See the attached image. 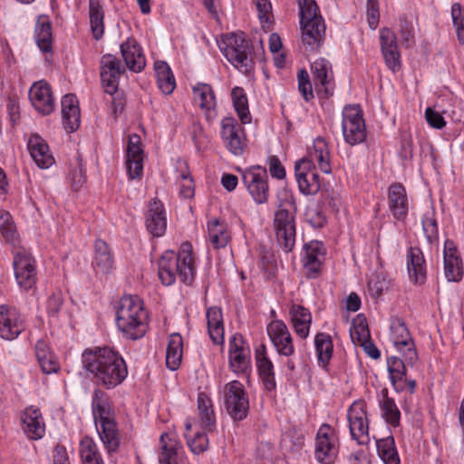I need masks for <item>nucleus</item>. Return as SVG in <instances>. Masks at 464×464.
Wrapping results in <instances>:
<instances>
[{
	"mask_svg": "<svg viewBox=\"0 0 464 464\" xmlns=\"http://www.w3.org/2000/svg\"><path fill=\"white\" fill-rule=\"evenodd\" d=\"M82 362L95 382L107 389L118 386L128 375L123 358L109 347L85 350Z\"/></svg>",
	"mask_w": 464,
	"mask_h": 464,
	"instance_id": "nucleus-1",
	"label": "nucleus"
},
{
	"mask_svg": "<svg viewBox=\"0 0 464 464\" xmlns=\"http://www.w3.org/2000/svg\"><path fill=\"white\" fill-rule=\"evenodd\" d=\"M314 161L320 169L326 174L332 170L330 166V153L326 141L318 137L314 140L313 150L306 158L295 163V179L301 193L304 195H315L321 189L319 175L315 170Z\"/></svg>",
	"mask_w": 464,
	"mask_h": 464,
	"instance_id": "nucleus-2",
	"label": "nucleus"
},
{
	"mask_svg": "<svg viewBox=\"0 0 464 464\" xmlns=\"http://www.w3.org/2000/svg\"><path fill=\"white\" fill-rule=\"evenodd\" d=\"M196 275L193 249L189 242L181 244L178 255L165 251L158 263V276L164 285H171L177 277L190 285Z\"/></svg>",
	"mask_w": 464,
	"mask_h": 464,
	"instance_id": "nucleus-3",
	"label": "nucleus"
},
{
	"mask_svg": "<svg viewBox=\"0 0 464 464\" xmlns=\"http://www.w3.org/2000/svg\"><path fill=\"white\" fill-rule=\"evenodd\" d=\"M105 392L95 389L92 395V413L96 428L102 442L109 456L119 450L121 436L118 425L112 417L109 404L105 399Z\"/></svg>",
	"mask_w": 464,
	"mask_h": 464,
	"instance_id": "nucleus-4",
	"label": "nucleus"
},
{
	"mask_svg": "<svg viewBox=\"0 0 464 464\" xmlns=\"http://www.w3.org/2000/svg\"><path fill=\"white\" fill-rule=\"evenodd\" d=\"M147 314L137 295H124L120 299L116 310V324L119 330L129 339L137 340L147 331Z\"/></svg>",
	"mask_w": 464,
	"mask_h": 464,
	"instance_id": "nucleus-5",
	"label": "nucleus"
},
{
	"mask_svg": "<svg viewBox=\"0 0 464 464\" xmlns=\"http://www.w3.org/2000/svg\"><path fill=\"white\" fill-rule=\"evenodd\" d=\"M301 39L305 53H314L325 39V23L314 0H298Z\"/></svg>",
	"mask_w": 464,
	"mask_h": 464,
	"instance_id": "nucleus-6",
	"label": "nucleus"
},
{
	"mask_svg": "<svg viewBox=\"0 0 464 464\" xmlns=\"http://www.w3.org/2000/svg\"><path fill=\"white\" fill-rule=\"evenodd\" d=\"M278 209L274 216V230L279 246L286 253L292 251L295 244V213L287 206L295 209V198L291 193L284 189L277 195Z\"/></svg>",
	"mask_w": 464,
	"mask_h": 464,
	"instance_id": "nucleus-7",
	"label": "nucleus"
},
{
	"mask_svg": "<svg viewBox=\"0 0 464 464\" xmlns=\"http://www.w3.org/2000/svg\"><path fill=\"white\" fill-rule=\"evenodd\" d=\"M219 49L237 69L244 72L252 69V46L243 33L226 34L219 44Z\"/></svg>",
	"mask_w": 464,
	"mask_h": 464,
	"instance_id": "nucleus-8",
	"label": "nucleus"
},
{
	"mask_svg": "<svg viewBox=\"0 0 464 464\" xmlns=\"http://www.w3.org/2000/svg\"><path fill=\"white\" fill-rule=\"evenodd\" d=\"M225 408L227 414L235 421L243 420L247 417L249 400L243 384L233 381L224 388Z\"/></svg>",
	"mask_w": 464,
	"mask_h": 464,
	"instance_id": "nucleus-9",
	"label": "nucleus"
},
{
	"mask_svg": "<svg viewBox=\"0 0 464 464\" xmlns=\"http://www.w3.org/2000/svg\"><path fill=\"white\" fill-rule=\"evenodd\" d=\"M342 128L344 140L350 145H356L365 140L366 127L359 105H348L343 108Z\"/></svg>",
	"mask_w": 464,
	"mask_h": 464,
	"instance_id": "nucleus-10",
	"label": "nucleus"
},
{
	"mask_svg": "<svg viewBox=\"0 0 464 464\" xmlns=\"http://www.w3.org/2000/svg\"><path fill=\"white\" fill-rule=\"evenodd\" d=\"M13 266L17 284L24 290H29L36 283V266L34 257L24 247L14 246Z\"/></svg>",
	"mask_w": 464,
	"mask_h": 464,
	"instance_id": "nucleus-11",
	"label": "nucleus"
},
{
	"mask_svg": "<svg viewBox=\"0 0 464 464\" xmlns=\"http://www.w3.org/2000/svg\"><path fill=\"white\" fill-rule=\"evenodd\" d=\"M268 176L266 169L254 166L243 174V183L256 204H264L269 197Z\"/></svg>",
	"mask_w": 464,
	"mask_h": 464,
	"instance_id": "nucleus-12",
	"label": "nucleus"
},
{
	"mask_svg": "<svg viewBox=\"0 0 464 464\" xmlns=\"http://www.w3.org/2000/svg\"><path fill=\"white\" fill-rule=\"evenodd\" d=\"M221 138L225 147L233 155L239 156L246 146L244 130L233 117H225L221 121Z\"/></svg>",
	"mask_w": 464,
	"mask_h": 464,
	"instance_id": "nucleus-13",
	"label": "nucleus"
},
{
	"mask_svg": "<svg viewBox=\"0 0 464 464\" xmlns=\"http://www.w3.org/2000/svg\"><path fill=\"white\" fill-rule=\"evenodd\" d=\"M101 80L104 90L113 94L118 90L119 79L125 72V67L114 55L107 53L101 58Z\"/></svg>",
	"mask_w": 464,
	"mask_h": 464,
	"instance_id": "nucleus-14",
	"label": "nucleus"
},
{
	"mask_svg": "<svg viewBox=\"0 0 464 464\" xmlns=\"http://www.w3.org/2000/svg\"><path fill=\"white\" fill-rule=\"evenodd\" d=\"M347 419L352 438L359 444L368 443L369 426L363 405L358 402L353 403L348 410Z\"/></svg>",
	"mask_w": 464,
	"mask_h": 464,
	"instance_id": "nucleus-15",
	"label": "nucleus"
},
{
	"mask_svg": "<svg viewBox=\"0 0 464 464\" xmlns=\"http://www.w3.org/2000/svg\"><path fill=\"white\" fill-rule=\"evenodd\" d=\"M267 334L280 355L294 354L293 339L286 324L282 320H274L266 327Z\"/></svg>",
	"mask_w": 464,
	"mask_h": 464,
	"instance_id": "nucleus-16",
	"label": "nucleus"
},
{
	"mask_svg": "<svg viewBox=\"0 0 464 464\" xmlns=\"http://www.w3.org/2000/svg\"><path fill=\"white\" fill-rule=\"evenodd\" d=\"M25 329L24 319L15 309L0 305V336L5 340L15 339Z\"/></svg>",
	"mask_w": 464,
	"mask_h": 464,
	"instance_id": "nucleus-17",
	"label": "nucleus"
},
{
	"mask_svg": "<svg viewBox=\"0 0 464 464\" xmlns=\"http://www.w3.org/2000/svg\"><path fill=\"white\" fill-rule=\"evenodd\" d=\"M311 69L314 82L318 91H324L325 97L333 95L334 83L330 62L324 58H320L312 63Z\"/></svg>",
	"mask_w": 464,
	"mask_h": 464,
	"instance_id": "nucleus-18",
	"label": "nucleus"
},
{
	"mask_svg": "<svg viewBox=\"0 0 464 464\" xmlns=\"http://www.w3.org/2000/svg\"><path fill=\"white\" fill-rule=\"evenodd\" d=\"M380 44L387 67L392 72L398 71L401 68V55L395 34L386 27L381 29Z\"/></svg>",
	"mask_w": 464,
	"mask_h": 464,
	"instance_id": "nucleus-19",
	"label": "nucleus"
},
{
	"mask_svg": "<svg viewBox=\"0 0 464 464\" xmlns=\"http://www.w3.org/2000/svg\"><path fill=\"white\" fill-rule=\"evenodd\" d=\"M33 106L42 114L47 115L54 110V100L51 86L44 81L33 84L29 92Z\"/></svg>",
	"mask_w": 464,
	"mask_h": 464,
	"instance_id": "nucleus-20",
	"label": "nucleus"
},
{
	"mask_svg": "<svg viewBox=\"0 0 464 464\" xmlns=\"http://www.w3.org/2000/svg\"><path fill=\"white\" fill-rule=\"evenodd\" d=\"M229 363L235 372H245L250 363V350L245 346L243 338L233 336L229 341Z\"/></svg>",
	"mask_w": 464,
	"mask_h": 464,
	"instance_id": "nucleus-21",
	"label": "nucleus"
},
{
	"mask_svg": "<svg viewBox=\"0 0 464 464\" xmlns=\"http://www.w3.org/2000/svg\"><path fill=\"white\" fill-rule=\"evenodd\" d=\"M332 429L328 424H323L317 432L315 441V459L324 464H329L336 454L333 440L330 438Z\"/></svg>",
	"mask_w": 464,
	"mask_h": 464,
	"instance_id": "nucleus-22",
	"label": "nucleus"
},
{
	"mask_svg": "<svg viewBox=\"0 0 464 464\" xmlns=\"http://www.w3.org/2000/svg\"><path fill=\"white\" fill-rule=\"evenodd\" d=\"M126 165L130 179L140 178L143 169V150L140 147V138L132 135L129 138Z\"/></svg>",
	"mask_w": 464,
	"mask_h": 464,
	"instance_id": "nucleus-23",
	"label": "nucleus"
},
{
	"mask_svg": "<svg viewBox=\"0 0 464 464\" xmlns=\"http://www.w3.org/2000/svg\"><path fill=\"white\" fill-rule=\"evenodd\" d=\"M121 53L126 67L134 72H141L146 65V59L141 47L133 38H128L121 44Z\"/></svg>",
	"mask_w": 464,
	"mask_h": 464,
	"instance_id": "nucleus-24",
	"label": "nucleus"
},
{
	"mask_svg": "<svg viewBox=\"0 0 464 464\" xmlns=\"http://www.w3.org/2000/svg\"><path fill=\"white\" fill-rule=\"evenodd\" d=\"M304 266L306 270L307 277L315 278L319 275L325 255L324 245L320 241H311L304 245Z\"/></svg>",
	"mask_w": 464,
	"mask_h": 464,
	"instance_id": "nucleus-25",
	"label": "nucleus"
},
{
	"mask_svg": "<svg viewBox=\"0 0 464 464\" xmlns=\"http://www.w3.org/2000/svg\"><path fill=\"white\" fill-rule=\"evenodd\" d=\"M389 209L394 218L402 220L408 213V198L405 188L401 183H392L388 188Z\"/></svg>",
	"mask_w": 464,
	"mask_h": 464,
	"instance_id": "nucleus-26",
	"label": "nucleus"
},
{
	"mask_svg": "<svg viewBox=\"0 0 464 464\" xmlns=\"http://www.w3.org/2000/svg\"><path fill=\"white\" fill-rule=\"evenodd\" d=\"M27 147L31 157L39 168L48 169L54 163V159L49 150L48 144L38 134L31 135Z\"/></svg>",
	"mask_w": 464,
	"mask_h": 464,
	"instance_id": "nucleus-27",
	"label": "nucleus"
},
{
	"mask_svg": "<svg viewBox=\"0 0 464 464\" xmlns=\"http://www.w3.org/2000/svg\"><path fill=\"white\" fill-rule=\"evenodd\" d=\"M22 422L23 430L29 439L38 440L44 436L45 425L38 409L26 408L22 415Z\"/></svg>",
	"mask_w": 464,
	"mask_h": 464,
	"instance_id": "nucleus-28",
	"label": "nucleus"
},
{
	"mask_svg": "<svg viewBox=\"0 0 464 464\" xmlns=\"http://www.w3.org/2000/svg\"><path fill=\"white\" fill-rule=\"evenodd\" d=\"M146 227L154 237L162 236L166 230L167 220L164 208L162 203L157 199L150 202L146 217Z\"/></svg>",
	"mask_w": 464,
	"mask_h": 464,
	"instance_id": "nucleus-29",
	"label": "nucleus"
},
{
	"mask_svg": "<svg viewBox=\"0 0 464 464\" xmlns=\"http://www.w3.org/2000/svg\"><path fill=\"white\" fill-rule=\"evenodd\" d=\"M62 118L64 128L70 131H75L80 126L79 102L74 94L69 93L62 99Z\"/></svg>",
	"mask_w": 464,
	"mask_h": 464,
	"instance_id": "nucleus-30",
	"label": "nucleus"
},
{
	"mask_svg": "<svg viewBox=\"0 0 464 464\" xmlns=\"http://www.w3.org/2000/svg\"><path fill=\"white\" fill-rule=\"evenodd\" d=\"M407 268L410 279L418 285L426 281L425 259L419 247H410L407 251Z\"/></svg>",
	"mask_w": 464,
	"mask_h": 464,
	"instance_id": "nucleus-31",
	"label": "nucleus"
},
{
	"mask_svg": "<svg viewBox=\"0 0 464 464\" xmlns=\"http://www.w3.org/2000/svg\"><path fill=\"white\" fill-rule=\"evenodd\" d=\"M160 444V464H182L181 458L179 455V450L181 449V445L173 435L168 433L161 434Z\"/></svg>",
	"mask_w": 464,
	"mask_h": 464,
	"instance_id": "nucleus-32",
	"label": "nucleus"
},
{
	"mask_svg": "<svg viewBox=\"0 0 464 464\" xmlns=\"http://www.w3.org/2000/svg\"><path fill=\"white\" fill-rule=\"evenodd\" d=\"M256 361L258 373L266 390L272 391L276 388V380L273 362L266 353V346L263 344L256 352Z\"/></svg>",
	"mask_w": 464,
	"mask_h": 464,
	"instance_id": "nucleus-33",
	"label": "nucleus"
},
{
	"mask_svg": "<svg viewBox=\"0 0 464 464\" xmlns=\"http://www.w3.org/2000/svg\"><path fill=\"white\" fill-rule=\"evenodd\" d=\"M197 403L200 427L206 431H213L216 426V415L211 399L205 392H199Z\"/></svg>",
	"mask_w": 464,
	"mask_h": 464,
	"instance_id": "nucleus-34",
	"label": "nucleus"
},
{
	"mask_svg": "<svg viewBox=\"0 0 464 464\" xmlns=\"http://www.w3.org/2000/svg\"><path fill=\"white\" fill-rule=\"evenodd\" d=\"M291 322L295 334L302 339L309 335L312 315L308 309L293 304L290 309Z\"/></svg>",
	"mask_w": 464,
	"mask_h": 464,
	"instance_id": "nucleus-35",
	"label": "nucleus"
},
{
	"mask_svg": "<svg viewBox=\"0 0 464 464\" xmlns=\"http://www.w3.org/2000/svg\"><path fill=\"white\" fill-rule=\"evenodd\" d=\"M92 266L97 272L109 273L113 266V258L107 243L97 239L94 244V257Z\"/></svg>",
	"mask_w": 464,
	"mask_h": 464,
	"instance_id": "nucleus-36",
	"label": "nucleus"
},
{
	"mask_svg": "<svg viewBox=\"0 0 464 464\" xmlns=\"http://www.w3.org/2000/svg\"><path fill=\"white\" fill-rule=\"evenodd\" d=\"M207 321L210 339L215 344H222L224 343V325L221 310L218 307L208 309Z\"/></svg>",
	"mask_w": 464,
	"mask_h": 464,
	"instance_id": "nucleus-37",
	"label": "nucleus"
},
{
	"mask_svg": "<svg viewBox=\"0 0 464 464\" xmlns=\"http://www.w3.org/2000/svg\"><path fill=\"white\" fill-rule=\"evenodd\" d=\"M183 353V340L179 334L169 336L166 351V365L171 370H177L181 362Z\"/></svg>",
	"mask_w": 464,
	"mask_h": 464,
	"instance_id": "nucleus-38",
	"label": "nucleus"
},
{
	"mask_svg": "<svg viewBox=\"0 0 464 464\" xmlns=\"http://www.w3.org/2000/svg\"><path fill=\"white\" fill-rule=\"evenodd\" d=\"M35 40L38 47L44 53L52 50V27L46 15H39L35 25Z\"/></svg>",
	"mask_w": 464,
	"mask_h": 464,
	"instance_id": "nucleus-39",
	"label": "nucleus"
},
{
	"mask_svg": "<svg viewBox=\"0 0 464 464\" xmlns=\"http://www.w3.org/2000/svg\"><path fill=\"white\" fill-rule=\"evenodd\" d=\"M35 353L42 371L50 374L56 372L59 369V363L55 355L49 351L44 341H38L35 344Z\"/></svg>",
	"mask_w": 464,
	"mask_h": 464,
	"instance_id": "nucleus-40",
	"label": "nucleus"
},
{
	"mask_svg": "<svg viewBox=\"0 0 464 464\" xmlns=\"http://www.w3.org/2000/svg\"><path fill=\"white\" fill-rule=\"evenodd\" d=\"M89 16L92 35L100 40L104 34V11L100 0H89Z\"/></svg>",
	"mask_w": 464,
	"mask_h": 464,
	"instance_id": "nucleus-41",
	"label": "nucleus"
},
{
	"mask_svg": "<svg viewBox=\"0 0 464 464\" xmlns=\"http://www.w3.org/2000/svg\"><path fill=\"white\" fill-rule=\"evenodd\" d=\"M154 69L159 88L163 93L170 94L176 87V82L169 66L165 62L158 61L154 64Z\"/></svg>",
	"mask_w": 464,
	"mask_h": 464,
	"instance_id": "nucleus-42",
	"label": "nucleus"
},
{
	"mask_svg": "<svg viewBox=\"0 0 464 464\" xmlns=\"http://www.w3.org/2000/svg\"><path fill=\"white\" fill-rule=\"evenodd\" d=\"M376 448L378 455L384 464H400L399 454L392 435L376 440Z\"/></svg>",
	"mask_w": 464,
	"mask_h": 464,
	"instance_id": "nucleus-43",
	"label": "nucleus"
},
{
	"mask_svg": "<svg viewBox=\"0 0 464 464\" xmlns=\"http://www.w3.org/2000/svg\"><path fill=\"white\" fill-rule=\"evenodd\" d=\"M314 346L319 364L326 367L334 352L332 337L328 334L318 333L314 337Z\"/></svg>",
	"mask_w": 464,
	"mask_h": 464,
	"instance_id": "nucleus-44",
	"label": "nucleus"
},
{
	"mask_svg": "<svg viewBox=\"0 0 464 464\" xmlns=\"http://www.w3.org/2000/svg\"><path fill=\"white\" fill-rule=\"evenodd\" d=\"M208 237L214 248L225 247L229 239L230 235L227 231V225L214 219L208 223Z\"/></svg>",
	"mask_w": 464,
	"mask_h": 464,
	"instance_id": "nucleus-45",
	"label": "nucleus"
},
{
	"mask_svg": "<svg viewBox=\"0 0 464 464\" xmlns=\"http://www.w3.org/2000/svg\"><path fill=\"white\" fill-rule=\"evenodd\" d=\"M392 339L398 350L413 345L410 332L401 319H394L391 324Z\"/></svg>",
	"mask_w": 464,
	"mask_h": 464,
	"instance_id": "nucleus-46",
	"label": "nucleus"
},
{
	"mask_svg": "<svg viewBox=\"0 0 464 464\" xmlns=\"http://www.w3.org/2000/svg\"><path fill=\"white\" fill-rule=\"evenodd\" d=\"M387 367L392 385L398 392L402 391L404 386L401 382L406 375L405 362L397 356H391L387 359Z\"/></svg>",
	"mask_w": 464,
	"mask_h": 464,
	"instance_id": "nucleus-47",
	"label": "nucleus"
},
{
	"mask_svg": "<svg viewBox=\"0 0 464 464\" xmlns=\"http://www.w3.org/2000/svg\"><path fill=\"white\" fill-rule=\"evenodd\" d=\"M80 454L83 464H104L96 443L88 436L80 442Z\"/></svg>",
	"mask_w": 464,
	"mask_h": 464,
	"instance_id": "nucleus-48",
	"label": "nucleus"
},
{
	"mask_svg": "<svg viewBox=\"0 0 464 464\" xmlns=\"http://www.w3.org/2000/svg\"><path fill=\"white\" fill-rule=\"evenodd\" d=\"M194 100L202 110L210 111L216 106L212 87L207 83H198L193 87Z\"/></svg>",
	"mask_w": 464,
	"mask_h": 464,
	"instance_id": "nucleus-49",
	"label": "nucleus"
},
{
	"mask_svg": "<svg viewBox=\"0 0 464 464\" xmlns=\"http://www.w3.org/2000/svg\"><path fill=\"white\" fill-rule=\"evenodd\" d=\"M231 97L234 108L242 123L246 124L250 122L251 116L248 110V101L244 89L237 86L233 88Z\"/></svg>",
	"mask_w": 464,
	"mask_h": 464,
	"instance_id": "nucleus-50",
	"label": "nucleus"
},
{
	"mask_svg": "<svg viewBox=\"0 0 464 464\" xmlns=\"http://www.w3.org/2000/svg\"><path fill=\"white\" fill-rule=\"evenodd\" d=\"M382 400L380 401V407L382 411V416L385 420L396 427L400 424L401 412L393 399L388 396V391L383 389L382 391Z\"/></svg>",
	"mask_w": 464,
	"mask_h": 464,
	"instance_id": "nucleus-51",
	"label": "nucleus"
},
{
	"mask_svg": "<svg viewBox=\"0 0 464 464\" xmlns=\"http://www.w3.org/2000/svg\"><path fill=\"white\" fill-rule=\"evenodd\" d=\"M0 233L5 241L14 246L19 244L13 218L7 211H0Z\"/></svg>",
	"mask_w": 464,
	"mask_h": 464,
	"instance_id": "nucleus-52",
	"label": "nucleus"
},
{
	"mask_svg": "<svg viewBox=\"0 0 464 464\" xmlns=\"http://www.w3.org/2000/svg\"><path fill=\"white\" fill-rule=\"evenodd\" d=\"M69 179L71 186L75 191H78L86 181L82 155L79 152H76L73 161L70 163Z\"/></svg>",
	"mask_w": 464,
	"mask_h": 464,
	"instance_id": "nucleus-53",
	"label": "nucleus"
},
{
	"mask_svg": "<svg viewBox=\"0 0 464 464\" xmlns=\"http://www.w3.org/2000/svg\"><path fill=\"white\" fill-rule=\"evenodd\" d=\"M350 336L353 343L356 345L365 342L371 337L367 320L362 314H358L352 323Z\"/></svg>",
	"mask_w": 464,
	"mask_h": 464,
	"instance_id": "nucleus-54",
	"label": "nucleus"
},
{
	"mask_svg": "<svg viewBox=\"0 0 464 464\" xmlns=\"http://www.w3.org/2000/svg\"><path fill=\"white\" fill-rule=\"evenodd\" d=\"M281 442L291 450H299L304 444V434L301 429L292 427L283 435Z\"/></svg>",
	"mask_w": 464,
	"mask_h": 464,
	"instance_id": "nucleus-55",
	"label": "nucleus"
},
{
	"mask_svg": "<svg viewBox=\"0 0 464 464\" xmlns=\"http://www.w3.org/2000/svg\"><path fill=\"white\" fill-rule=\"evenodd\" d=\"M444 274L449 282H459L462 277L461 260L459 256H449L444 260Z\"/></svg>",
	"mask_w": 464,
	"mask_h": 464,
	"instance_id": "nucleus-56",
	"label": "nucleus"
},
{
	"mask_svg": "<svg viewBox=\"0 0 464 464\" xmlns=\"http://www.w3.org/2000/svg\"><path fill=\"white\" fill-rule=\"evenodd\" d=\"M185 436L187 445L194 454L198 455L208 450V438L206 432H197L194 437H189L188 434H185Z\"/></svg>",
	"mask_w": 464,
	"mask_h": 464,
	"instance_id": "nucleus-57",
	"label": "nucleus"
},
{
	"mask_svg": "<svg viewBox=\"0 0 464 464\" xmlns=\"http://www.w3.org/2000/svg\"><path fill=\"white\" fill-rule=\"evenodd\" d=\"M451 16L459 42L464 44V14L459 4L455 3L451 6Z\"/></svg>",
	"mask_w": 464,
	"mask_h": 464,
	"instance_id": "nucleus-58",
	"label": "nucleus"
},
{
	"mask_svg": "<svg viewBox=\"0 0 464 464\" xmlns=\"http://www.w3.org/2000/svg\"><path fill=\"white\" fill-rule=\"evenodd\" d=\"M298 90L305 101L314 98L312 83L308 72L304 70H299L297 73Z\"/></svg>",
	"mask_w": 464,
	"mask_h": 464,
	"instance_id": "nucleus-59",
	"label": "nucleus"
},
{
	"mask_svg": "<svg viewBox=\"0 0 464 464\" xmlns=\"http://www.w3.org/2000/svg\"><path fill=\"white\" fill-rule=\"evenodd\" d=\"M263 28H269L272 5L269 0H254Z\"/></svg>",
	"mask_w": 464,
	"mask_h": 464,
	"instance_id": "nucleus-60",
	"label": "nucleus"
},
{
	"mask_svg": "<svg viewBox=\"0 0 464 464\" xmlns=\"http://www.w3.org/2000/svg\"><path fill=\"white\" fill-rule=\"evenodd\" d=\"M422 229L429 243L432 244L439 239L438 225L435 218L425 215L422 219Z\"/></svg>",
	"mask_w": 464,
	"mask_h": 464,
	"instance_id": "nucleus-61",
	"label": "nucleus"
},
{
	"mask_svg": "<svg viewBox=\"0 0 464 464\" xmlns=\"http://www.w3.org/2000/svg\"><path fill=\"white\" fill-rule=\"evenodd\" d=\"M179 195L184 198H190L194 196V182L189 172L180 174Z\"/></svg>",
	"mask_w": 464,
	"mask_h": 464,
	"instance_id": "nucleus-62",
	"label": "nucleus"
},
{
	"mask_svg": "<svg viewBox=\"0 0 464 464\" xmlns=\"http://www.w3.org/2000/svg\"><path fill=\"white\" fill-rule=\"evenodd\" d=\"M379 5L378 0H367V19L372 29H375L379 23Z\"/></svg>",
	"mask_w": 464,
	"mask_h": 464,
	"instance_id": "nucleus-63",
	"label": "nucleus"
},
{
	"mask_svg": "<svg viewBox=\"0 0 464 464\" xmlns=\"http://www.w3.org/2000/svg\"><path fill=\"white\" fill-rule=\"evenodd\" d=\"M425 117L427 122L435 129H442L446 125V121L442 115L431 108L426 109Z\"/></svg>",
	"mask_w": 464,
	"mask_h": 464,
	"instance_id": "nucleus-64",
	"label": "nucleus"
}]
</instances>
